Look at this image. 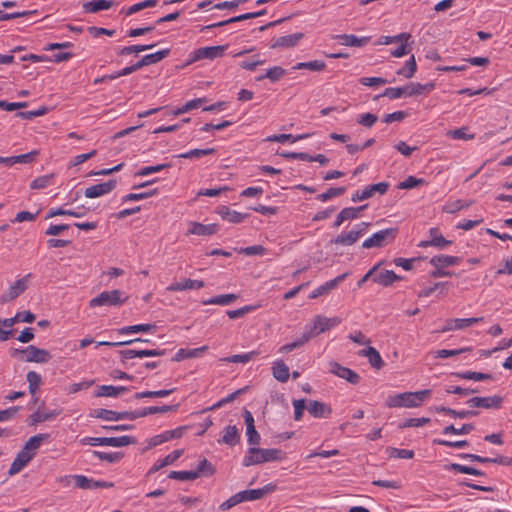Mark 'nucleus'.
I'll list each match as a JSON object with an SVG mask.
<instances>
[{"label": "nucleus", "mask_w": 512, "mask_h": 512, "mask_svg": "<svg viewBox=\"0 0 512 512\" xmlns=\"http://www.w3.org/2000/svg\"><path fill=\"white\" fill-rule=\"evenodd\" d=\"M483 320V317H471V318H464V319H447L445 321V325L443 328L439 331L441 333L453 331V330H461L467 327L472 326L473 324H476Z\"/></svg>", "instance_id": "obj_13"}, {"label": "nucleus", "mask_w": 512, "mask_h": 512, "mask_svg": "<svg viewBox=\"0 0 512 512\" xmlns=\"http://www.w3.org/2000/svg\"><path fill=\"white\" fill-rule=\"evenodd\" d=\"M402 280V277L395 274L392 270H383L380 272H376L372 281L381 286L388 287L392 285L396 281Z\"/></svg>", "instance_id": "obj_26"}, {"label": "nucleus", "mask_w": 512, "mask_h": 512, "mask_svg": "<svg viewBox=\"0 0 512 512\" xmlns=\"http://www.w3.org/2000/svg\"><path fill=\"white\" fill-rule=\"evenodd\" d=\"M59 414H60L59 410H52V411H48V412H43V411L38 410L28 417L27 423L29 426H35L38 423L52 420L55 417H57Z\"/></svg>", "instance_id": "obj_31"}, {"label": "nucleus", "mask_w": 512, "mask_h": 512, "mask_svg": "<svg viewBox=\"0 0 512 512\" xmlns=\"http://www.w3.org/2000/svg\"><path fill=\"white\" fill-rule=\"evenodd\" d=\"M312 338H313V333H303L302 336L300 338H298L297 340L281 346L279 348L278 352L281 354L289 353L297 348H300L301 346H303L305 343H307Z\"/></svg>", "instance_id": "obj_41"}, {"label": "nucleus", "mask_w": 512, "mask_h": 512, "mask_svg": "<svg viewBox=\"0 0 512 512\" xmlns=\"http://www.w3.org/2000/svg\"><path fill=\"white\" fill-rule=\"evenodd\" d=\"M475 426L472 423L463 424L460 428H456L454 425L446 426L442 433L445 435L455 434V435H466L469 434L472 430H474Z\"/></svg>", "instance_id": "obj_49"}, {"label": "nucleus", "mask_w": 512, "mask_h": 512, "mask_svg": "<svg viewBox=\"0 0 512 512\" xmlns=\"http://www.w3.org/2000/svg\"><path fill=\"white\" fill-rule=\"evenodd\" d=\"M12 357H19L24 362L47 363L51 360L52 356L46 349L38 348L34 345H29L22 349H12Z\"/></svg>", "instance_id": "obj_2"}, {"label": "nucleus", "mask_w": 512, "mask_h": 512, "mask_svg": "<svg viewBox=\"0 0 512 512\" xmlns=\"http://www.w3.org/2000/svg\"><path fill=\"white\" fill-rule=\"evenodd\" d=\"M30 277L31 274L29 273L11 284L8 290L1 295V303L10 302L20 296L28 288V279Z\"/></svg>", "instance_id": "obj_9"}, {"label": "nucleus", "mask_w": 512, "mask_h": 512, "mask_svg": "<svg viewBox=\"0 0 512 512\" xmlns=\"http://www.w3.org/2000/svg\"><path fill=\"white\" fill-rule=\"evenodd\" d=\"M435 410L437 412H443V413H446V414L452 416L453 418H459V419H466V418H470V417H475V416H477L479 414V412L475 411V410L457 411V410H454L452 408H448V407H444V406L435 407Z\"/></svg>", "instance_id": "obj_43"}, {"label": "nucleus", "mask_w": 512, "mask_h": 512, "mask_svg": "<svg viewBox=\"0 0 512 512\" xmlns=\"http://www.w3.org/2000/svg\"><path fill=\"white\" fill-rule=\"evenodd\" d=\"M204 102H206V98L193 99V100L186 102L182 107H179V108L173 110L171 113L176 116L181 115V114H184L186 112H189L193 109L200 107V105Z\"/></svg>", "instance_id": "obj_50"}, {"label": "nucleus", "mask_w": 512, "mask_h": 512, "mask_svg": "<svg viewBox=\"0 0 512 512\" xmlns=\"http://www.w3.org/2000/svg\"><path fill=\"white\" fill-rule=\"evenodd\" d=\"M415 86H416L415 83H409L404 87L386 88L384 90V92L382 93V95L377 96L376 99L379 98L380 96L388 97L390 99H398V98H401L402 96H408V97L415 96V95H417V93H412L416 89Z\"/></svg>", "instance_id": "obj_18"}, {"label": "nucleus", "mask_w": 512, "mask_h": 512, "mask_svg": "<svg viewBox=\"0 0 512 512\" xmlns=\"http://www.w3.org/2000/svg\"><path fill=\"white\" fill-rule=\"evenodd\" d=\"M165 350H158V349H126L120 351V355L122 358V361L128 359H133L136 357L142 358V357H154V356H163L165 355Z\"/></svg>", "instance_id": "obj_16"}, {"label": "nucleus", "mask_w": 512, "mask_h": 512, "mask_svg": "<svg viewBox=\"0 0 512 512\" xmlns=\"http://www.w3.org/2000/svg\"><path fill=\"white\" fill-rule=\"evenodd\" d=\"M401 407L413 408L419 407L422 402L431 395V390L425 389L416 392L400 393Z\"/></svg>", "instance_id": "obj_10"}, {"label": "nucleus", "mask_w": 512, "mask_h": 512, "mask_svg": "<svg viewBox=\"0 0 512 512\" xmlns=\"http://www.w3.org/2000/svg\"><path fill=\"white\" fill-rule=\"evenodd\" d=\"M128 298L129 296L119 289L103 291L90 300L89 306L92 308L100 306H121Z\"/></svg>", "instance_id": "obj_3"}, {"label": "nucleus", "mask_w": 512, "mask_h": 512, "mask_svg": "<svg viewBox=\"0 0 512 512\" xmlns=\"http://www.w3.org/2000/svg\"><path fill=\"white\" fill-rule=\"evenodd\" d=\"M450 286H451L450 282H437L432 287H428V288L422 289L419 292L418 296L419 297H429L435 290H437L439 288H440V292L439 293L442 294V295H445L446 292L444 291V289L447 290Z\"/></svg>", "instance_id": "obj_57"}, {"label": "nucleus", "mask_w": 512, "mask_h": 512, "mask_svg": "<svg viewBox=\"0 0 512 512\" xmlns=\"http://www.w3.org/2000/svg\"><path fill=\"white\" fill-rule=\"evenodd\" d=\"M217 214L223 219L230 223L238 224L243 222L248 214H242L235 210H231L230 207L222 205L217 209Z\"/></svg>", "instance_id": "obj_24"}, {"label": "nucleus", "mask_w": 512, "mask_h": 512, "mask_svg": "<svg viewBox=\"0 0 512 512\" xmlns=\"http://www.w3.org/2000/svg\"><path fill=\"white\" fill-rule=\"evenodd\" d=\"M259 354L258 351H251L245 354H237L229 357H224L221 361L228 363H247Z\"/></svg>", "instance_id": "obj_51"}, {"label": "nucleus", "mask_w": 512, "mask_h": 512, "mask_svg": "<svg viewBox=\"0 0 512 512\" xmlns=\"http://www.w3.org/2000/svg\"><path fill=\"white\" fill-rule=\"evenodd\" d=\"M467 404L472 408L499 409L503 404V398L500 395L473 397L467 401Z\"/></svg>", "instance_id": "obj_11"}, {"label": "nucleus", "mask_w": 512, "mask_h": 512, "mask_svg": "<svg viewBox=\"0 0 512 512\" xmlns=\"http://www.w3.org/2000/svg\"><path fill=\"white\" fill-rule=\"evenodd\" d=\"M396 228H388L374 233L370 238L362 243V247L366 249L374 247H382L386 242H391L396 237Z\"/></svg>", "instance_id": "obj_8"}, {"label": "nucleus", "mask_w": 512, "mask_h": 512, "mask_svg": "<svg viewBox=\"0 0 512 512\" xmlns=\"http://www.w3.org/2000/svg\"><path fill=\"white\" fill-rule=\"evenodd\" d=\"M136 438L133 436H120V437H86L81 440L84 445L90 446H111L123 447L130 444H135Z\"/></svg>", "instance_id": "obj_4"}, {"label": "nucleus", "mask_w": 512, "mask_h": 512, "mask_svg": "<svg viewBox=\"0 0 512 512\" xmlns=\"http://www.w3.org/2000/svg\"><path fill=\"white\" fill-rule=\"evenodd\" d=\"M169 54H170V49L166 48V49L157 51L152 54H147L141 60H142V63L144 66H148V65L156 64V63L162 61Z\"/></svg>", "instance_id": "obj_46"}, {"label": "nucleus", "mask_w": 512, "mask_h": 512, "mask_svg": "<svg viewBox=\"0 0 512 512\" xmlns=\"http://www.w3.org/2000/svg\"><path fill=\"white\" fill-rule=\"evenodd\" d=\"M461 458L469 459L472 462H479V463H496V464H502L511 466L512 465V459L505 457V456H498L496 458H489V457H483L476 454H468L463 453L459 455Z\"/></svg>", "instance_id": "obj_19"}, {"label": "nucleus", "mask_w": 512, "mask_h": 512, "mask_svg": "<svg viewBox=\"0 0 512 512\" xmlns=\"http://www.w3.org/2000/svg\"><path fill=\"white\" fill-rule=\"evenodd\" d=\"M359 355L367 357L370 365L377 370L384 366L380 353L374 347L369 346L367 349L361 350Z\"/></svg>", "instance_id": "obj_32"}, {"label": "nucleus", "mask_w": 512, "mask_h": 512, "mask_svg": "<svg viewBox=\"0 0 512 512\" xmlns=\"http://www.w3.org/2000/svg\"><path fill=\"white\" fill-rule=\"evenodd\" d=\"M218 231L217 224H202L199 222H191L190 228L187 231L186 235H198V236H210L216 234Z\"/></svg>", "instance_id": "obj_20"}, {"label": "nucleus", "mask_w": 512, "mask_h": 512, "mask_svg": "<svg viewBox=\"0 0 512 512\" xmlns=\"http://www.w3.org/2000/svg\"><path fill=\"white\" fill-rule=\"evenodd\" d=\"M369 223L362 222L355 226L354 229L347 233H341L336 238L330 240V244H340L343 246H351L365 233Z\"/></svg>", "instance_id": "obj_6"}, {"label": "nucleus", "mask_w": 512, "mask_h": 512, "mask_svg": "<svg viewBox=\"0 0 512 512\" xmlns=\"http://www.w3.org/2000/svg\"><path fill=\"white\" fill-rule=\"evenodd\" d=\"M461 261L460 257L449 255H436L430 259V264L434 267H450L457 265Z\"/></svg>", "instance_id": "obj_39"}, {"label": "nucleus", "mask_w": 512, "mask_h": 512, "mask_svg": "<svg viewBox=\"0 0 512 512\" xmlns=\"http://www.w3.org/2000/svg\"><path fill=\"white\" fill-rule=\"evenodd\" d=\"M286 74L285 69L280 66H274L266 71L264 75L257 77L258 81L268 78L271 82L279 81Z\"/></svg>", "instance_id": "obj_47"}, {"label": "nucleus", "mask_w": 512, "mask_h": 512, "mask_svg": "<svg viewBox=\"0 0 512 512\" xmlns=\"http://www.w3.org/2000/svg\"><path fill=\"white\" fill-rule=\"evenodd\" d=\"M258 307H260V305H246L236 310H228L226 314L230 319H237L255 311Z\"/></svg>", "instance_id": "obj_59"}, {"label": "nucleus", "mask_w": 512, "mask_h": 512, "mask_svg": "<svg viewBox=\"0 0 512 512\" xmlns=\"http://www.w3.org/2000/svg\"><path fill=\"white\" fill-rule=\"evenodd\" d=\"M238 299V295L236 294H222L214 296L210 299L204 300L202 303L204 305H229L235 302Z\"/></svg>", "instance_id": "obj_45"}, {"label": "nucleus", "mask_w": 512, "mask_h": 512, "mask_svg": "<svg viewBox=\"0 0 512 512\" xmlns=\"http://www.w3.org/2000/svg\"><path fill=\"white\" fill-rule=\"evenodd\" d=\"M303 33H295L291 35L281 36L273 40L271 48H290L294 47L302 38Z\"/></svg>", "instance_id": "obj_27"}, {"label": "nucleus", "mask_w": 512, "mask_h": 512, "mask_svg": "<svg viewBox=\"0 0 512 512\" xmlns=\"http://www.w3.org/2000/svg\"><path fill=\"white\" fill-rule=\"evenodd\" d=\"M329 366H330L329 371L332 374H334L342 379H345L350 384L356 385L359 383V381H360L359 374L356 373L355 371L351 370L350 368L344 367L335 361H331L329 363Z\"/></svg>", "instance_id": "obj_12"}, {"label": "nucleus", "mask_w": 512, "mask_h": 512, "mask_svg": "<svg viewBox=\"0 0 512 512\" xmlns=\"http://www.w3.org/2000/svg\"><path fill=\"white\" fill-rule=\"evenodd\" d=\"M340 317L328 318L323 315H316L313 319L312 326L305 333H313V338L317 335L338 326L341 323Z\"/></svg>", "instance_id": "obj_7"}, {"label": "nucleus", "mask_w": 512, "mask_h": 512, "mask_svg": "<svg viewBox=\"0 0 512 512\" xmlns=\"http://www.w3.org/2000/svg\"><path fill=\"white\" fill-rule=\"evenodd\" d=\"M53 178H54L53 173L37 177L36 179H34L31 182L30 188L31 189H44V188L52 185Z\"/></svg>", "instance_id": "obj_60"}, {"label": "nucleus", "mask_w": 512, "mask_h": 512, "mask_svg": "<svg viewBox=\"0 0 512 512\" xmlns=\"http://www.w3.org/2000/svg\"><path fill=\"white\" fill-rule=\"evenodd\" d=\"M468 127H461L455 130H449L447 132V136L457 140H473L475 138L474 134H468Z\"/></svg>", "instance_id": "obj_61"}, {"label": "nucleus", "mask_w": 512, "mask_h": 512, "mask_svg": "<svg viewBox=\"0 0 512 512\" xmlns=\"http://www.w3.org/2000/svg\"><path fill=\"white\" fill-rule=\"evenodd\" d=\"M182 454H183L182 449L174 450L173 452L168 454L163 459L157 460L154 463V465L151 467V469L149 470V473L150 474L155 473V472L159 471L160 469L164 468L165 466L173 464L178 458H180L182 456Z\"/></svg>", "instance_id": "obj_34"}, {"label": "nucleus", "mask_w": 512, "mask_h": 512, "mask_svg": "<svg viewBox=\"0 0 512 512\" xmlns=\"http://www.w3.org/2000/svg\"><path fill=\"white\" fill-rule=\"evenodd\" d=\"M35 319H36V316L32 312L21 311V312H18L14 317L3 319L2 325L4 327L10 328L17 322L32 323L35 321Z\"/></svg>", "instance_id": "obj_33"}, {"label": "nucleus", "mask_w": 512, "mask_h": 512, "mask_svg": "<svg viewBox=\"0 0 512 512\" xmlns=\"http://www.w3.org/2000/svg\"><path fill=\"white\" fill-rule=\"evenodd\" d=\"M389 188L387 182H379L377 184L365 187L361 192H357L352 196V201H363L372 197L375 193L385 194Z\"/></svg>", "instance_id": "obj_14"}, {"label": "nucleus", "mask_w": 512, "mask_h": 512, "mask_svg": "<svg viewBox=\"0 0 512 512\" xmlns=\"http://www.w3.org/2000/svg\"><path fill=\"white\" fill-rule=\"evenodd\" d=\"M26 379L29 384V392L34 396L39 386L42 384V378L37 372L29 371L26 375Z\"/></svg>", "instance_id": "obj_53"}, {"label": "nucleus", "mask_w": 512, "mask_h": 512, "mask_svg": "<svg viewBox=\"0 0 512 512\" xmlns=\"http://www.w3.org/2000/svg\"><path fill=\"white\" fill-rule=\"evenodd\" d=\"M49 438V434H37L32 436L23 446V450L29 452L34 458L36 450L40 447L41 443Z\"/></svg>", "instance_id": "obj_42"}, {"label": "nucleus", "mask_w": 512, "mask_h": 512, "mask_svg": "<svg viewBox=\"0 0 512 512\" xmlns=\"http://www.w3.org/2000/svg\"><path fill=\"white\" fill-rule=\"evenodd\" d=\"M284 459V453L275 448L263 449L251 447L243 459V466L249 467L265 462L278 461Z\"/></svg>", "instance_id": "obj_1"}, {"label": "nucleus", "mask_w": 512, "mask_h": 512, "mask_svg": "<svg viewBox=\"0 0 512 512\" xmlns=\"http://www.w3.org/2000/svg\"><path fill=\"white\" fill-rule=\"evenodd\" d=\"M72 478L75 481V484L78 488L85 489V490L113 487L112 482L93 480V479H89L83 475H73Z\"/></svg>", "instance_id": "obj_15"}, {"label": "nucleus", "mask_w": 512, "mask_h": 512, "mask_svg": "<svg viewBox=\"0 0 512 512\" xmlns=\"http://www.w3.org/2000/svg\"><path fill=\"white\" fill-rule=\"evenodd\" d=\"M93 456L97 457L98 459L102 461H106L109 463H116L119 462L123 457L124 454L122 452H101V451H92Z\"/></svg>", "instance_id": "obj_52"}, {"label": "nucleus", "mask_w": 512, "mask_h": 512, "mask_svg": "<svg viewBox=\"0 0 512 512\" xmlns=\"http://www.w3.org/2000/svg\"><path fill=\"white\" fill-rule=\"evenodd\" d=\"M204 287V282L201 280L186 279L183 282H175L167 287V291H183L188 289H200Z\"/></svg>", "instance_id": "obj_35"}, {"label": "nucleus", "mask_w": 512, "mask_h": 512, "mask_svg": "<svg viewBox=\"0 0 512 512\" xmlns=\"http://www.w3.org/2000/svg\"><path fill=\"white\" fill-rule=\"evenodd\" d=\"M260 492H257L255 489L252 490H244L236 493L235 500L239 503H242L244 501H254L258 500V496L260 495Z\"/></svg>", "instance_id": "obj_63"}, {"label": "nucleus", "mask_w": 512, "mask_h": 512, "mask_svg": "<svg viewBox=\"0 0 512 512\" xmlns=\"http://www.w3.org/2000/svg\"><path fill=\"white\" fill-rule=\"evenodd\" d=\"M335 38L336 39H340L342 41L341 43L343 45L351 46V47H363L370 40V37L358 38L357 36L352 35V34H350V35H348V34L337 35V36H335Z\"/></svg>", "instance_id": "obj_40"}, {"label": "nucleus", "mask_w": 512, "mask_h": 512, "mask_svg": "<svg viewBox=\"0 0 512 512\" xmlns=\"http://www.w3.org/2000/svg\"><path fill=\"white\" fill-rule=\"evenodd\" d=\"M471 204H472V201L466 202L464 200H460L459 199V200H455V201H453L451 203L446 204L444 206L443 210L446 213L454 214V213H456L457 211H460L463 208L469 207Z\"/></svg>", "instance_id": "obj_64"}, {"label": "nucleus", "mask_w": 512, "mask_h": 512, "mask_svg": "<svg viewBox=\"0 0 512 512\" xmlns=\"http://www.w3.org/2000/svg\"><path fill=\"white\" fill-rule=\"evenodd\" d=\"M207 349L208 346H202L195 349H179L172 360L175 362H180L184 359L196 358L200 356L201 353L205 352Z\"/></svg>", "instance_id": "obj_44"}, {"label": "nucleus", "mask_w": 512, "mask_h": 512, "mask_svg": "<svg viewBox=\"0 0 512 512\" xmlns=\"http://www.w3.org/2000/svg\"><path fill=\"white\" fill-rule=\"evenodd\" d=\"M272 374L276 380L285 383L290 376L289 367L282 360H277L273 363Z\"/></svg>", "instance_id": "obj_37"}, {"label": "nucleus", "mask_w": 512, "mask_h": 512, "mask_svg": "<svg viewBox=\"0 0 512 512\" xmlns=\"http://www.w3.org/2000/svg\"><path fill=\"white\" fill-rule=\"evenodd\" d=\"M347 276V273L341 274L337 276L336 278L324 283L323 285L319 286L315 290L311 292L309 295L310 299H315L319 296L328 294L331 290L335 289L339 283H341Z\"/></svg>", "instance_id": "obj_21"}, {"label": "nucleus", "mask_w": 512, "mask_h": 512, "mask_svg": "<svg viewBox=\"0 0 512 512\" xmlns=\"http://www.w3.org/2000/svg\"><path fill=\"white\" fill-rule=\"evenodd\" d=\"M366 207L367 205H362L360 207H347L342 209L336 217L334 227L338 228L344 221L358 218L360 212Z\"/></svg>", "instance_id": "obj_25"}, {"label": "nucleus", "mask_w": 512, "mask_h": 512, "mask_svg": "<svg viewBox=\"0 0 512 512\" xmlns=\"http://www.w3.org/2000/svg\"><path fill=\"white\" fill-rule=\"evenodd\" d=\"M226 49V45L201 47L190 54V59L188 60L186 65L192 64L202 59L213 60L216 58H220L224 55Z\"/></svg>", "instance_id": "obj_5"}, {"label": "nucleus", "mask_w": 512, "mask_h": 512, "mask_svg": "<svg viewBox=\"0 0 512 512\" xmlns=\"http://www.w3.org/2000/svg\"><path fill=\"white\" fill-rule=\"evenodd\" d=\"M156 326L154 324H137L132 326H126L119 329L120 334H129L137 332H149L154 331Z\"/></svg>", "instance_id": "obj_54"}, {"label": "nucleus", "mask_w": 512, "mask_h": 512, "mask_svg": "<svg viewBox=\"0 0 512 512\" xmlns=\"http://www.w3.org/2000/svg\"><path fill=\"white\" fill-rule=\"evenodd\" d=\"M448 468L453 471L463 473V474H469V475H475V476H484L485 475L484 472H482L481 470H478L474 467L458 464V463H451L448 466Z\"/></svg>", "instance_id": "obj_56"}, {"label": "nucleus", "mask_w": 512, "mask_h": 512, "mask_svg": "<svg viewBox=\"0 0 512 512\" xmlns=\"http://www.w3.org/2000/svg\"><path fill=\"white\" fill-rule=\"evenodd\" d=\"M183 427H178L174 430H167L161 434L155 435L150 439V446H158L174 438H180L183 435Z\"/></svg>", "instance_id": "obj_28"}, {"label": "nucleus", "mask_w": 512, "mask_h": 512, "mask_svg": "<svg viewBox=\"0 0 512 512\" xmlns=\"http://www.w3.org/2000/svg\"><path fill=\"white\" fill-rule=\"evenodd\" d=\"M455 376H457L461 379L474 380V381H483V380H492L493 379V376L491 374L482 373V372H472V371L455 373Z\"/></svg>", "instance_id": "obj_48"}, {"label": "nucleus", "mask_w": 512, "mask_h": 512, "mask_svg": "<svg viewBox=\"0 0 512 512\" xmlns=\"http://www.w3.org/2000/svg\"><path fill=\"white\" fill-rule=\"evenodd\" d=\"M39 154L37 150L31 151L26 154H21L17 156H11V157H1L2 163L13 165L16 163H32L35 159V157Z\"/></svg>", "instance_id": "obj_38"}, {"label": "nucleus", "mask_w": 512, "mask_h": 512, "mask_svg": "<svg viewBox=\"0 0 512 512\" xmlns=\"http://www.w3.org/2000/svg\"><path fill=\"white\" fill-rule=\"evenodd\" d=\"M240 440V433L238 428L233 426H227L224 429V433L221 439L218 440L219 443H225L229 446H235Z\"/></svg>", "instance_id": "obj_36"}, {"label": "nucleus", "mask_w": 512, "mask_h": 512, "mask_svg": "<svg viewBox=\"0 0 512 512\" xmlns=\"http://www.w3.org/2000/svg\"><path fill=\"white\" fill-rule=\"evenodd\" d=\"M116 180H109L104 183L92 185L85 189L84 195L87 198H97L110 193L116 187Z\"/></svg>", "instance_id": "obj_17"}, {"label": "nucleus", "mask_w": 512, "mask_h": 512, "mask_svg": "<svg viewBox=\"0 0 512 512\" xmlns=\"http://www.w3.org/2000/svg\"><path fill=\"white\" fill-rule=\"evenodd\" d=\"M308 136L309 134H302L297 136H293L292 134H278L267 137L266 141L279 143H284L286 141L296 142L298 140L307 138Z\"/></svg>", "instance_id": "obj_55"}, {"label": "nucleus", "mask_w": 512, "mask_h": 512, "mask_svg": "<svg viewBox=\"0 0 512 512\" xmlns=\"http://www.w3.org/2000/svg\"><path fill=\"white\" fill-rule=\"evenodd\" d=\"M416 69L417 64L415 58L414 56H411V58L406 62L405 66L398 70L397 74L406 78H411L415 74Z\"/></svg>", "instance_id": "obj_62"}, {"label": "nucleus", "mask_w": 512, "mask_h": 512, "mask_svg": "<svg viewBox=\"0 0 512 512\" xmlns=\"http://www.w3.org/2000/svg\"><path fill=\"white\" fill-rule=\"evenodd\" d=\"M115 5L112 0H91L83 4V10L86 13H97L101 10L110 9Z\"/></svg>", "instance_id": "obj_30"}, {"label": "nucleus", "mask_w": 512, "mask_h": 512, "mask_svg": "<svg viewBox=\"0 0 512 512\" xmlns=\"http://www.w3.org/2000/svg\"><path fill=\"white\" fill-rule=\"evenodd\" d=\"M326 67V64L322 60H314L310 62H300L297 63L296 66H294V69L300 70V69H309L312 71H322Z\"/></svg>", "instance_id": "obj_58"}, {"label": "nucleus", "mask_w": 512, "mask_h": 512, "mask_svg": "<svg viewBox=\"0 0 512 512\" xmlns=\"http://www.w3.org/2000/svg\"><path fill=\"white\" fill-rule=\"evenodd\" d=\"M32 459L33 457L29 452L21 449L9 468V476L19 473Z\"/></svg>", "instance_id": "obj_22"}, {"label": "nucleus", "mask_w": 512, "mask_h": 512, "mask_svg": "<svg viewBox=\"0 0 512 512\" xmlns=\"http://www.w3.org/2000/svg\"><path fill=\"white\" fill-rule=\"evenodd\" d=\"M307 410L315 418H324L332 413V408L328 404L317 400H310Z\"/></svg>", "instance_id": "obj_23"}, {"label": "nucleus", "mask_w": 512, "mask_h": 512, "mask_svg": "<svg viewBox=\"0 0 512 512\" xmlns=\"http://www.w3.org/2000/svg\"><path fill=\"white\" fill-rule=\"evenodd\" d=\"M429 232H430L431 240L421 241L418 244L419 247L435 246L440 249H443L447 245L451 244V241L446 240L441 234H438L437 228H431Z\"/></svg>", "instance_id": "obj_29"}]
</instances>
